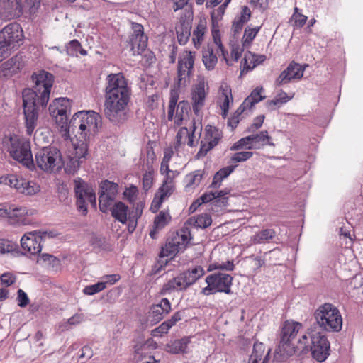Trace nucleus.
I'll use <instances>...</instances> for the list:
<instances>
[{
    "label": "nucleus",
    "instance_id": "1",
    "mask_svg": "<svg viewBox=\"0 0 363 363\" xmlns=\"http://www.w3.org/2000/svg\"><path fill=\"white\" fill-rule=\"evenodd\" d=\"M196 52L184 50L179 56L177 67V81L174 88L170 91L169 101L167 107V119L173 122L175 128L188 125L191 119V106L188 101L179 102V89L186 88L191 83L194 71Z\"/></svg>",
    "mask_w": 363,
    "mask_h": 363
},
{
    "label": "nucleus",
    "instance_id": "2",
    "mask_svg": "<svg viewBox=\"0 0 363 363\" xmlns=\"http://www.w3.org/2000/svg\"><path fill=\"white\" fill-rule=\"evenodd\" d=\"M131 89L122 73L110 74L106 77L104 112L111 122L120 123L126 119V108L130 101Z\"/></svg>",
    "mask_w": 363,
    "mask_h": 363
},
{
    "label": "nucleus",
    "instance_id": "3",
    "mask_svg": "<svg viewBox=\"0 0 363 363\" xmlns=\"http://www.w3.org/2000/svg\"><path fill=\"white\" fill-rule=\"evenodd\" d=\"M101 116L94 111H79L70 120L65 131L69 137L74 135L79 141H89L98 130Z\"/></svg>",
    "mask_w": 363,
    "mask_h": 363
},
{
    "label": "nucleus",
    "instance_id": "4",
    "mask_svg": "<svg viewBox=\"0 0 363 363\" xmlns=\"http://www.w3.org/2000/svg\"><path fill=\"white\" fill-rule=\"evenodd\" d=\"M298 347L303 352L310 350L312 357L319 362H324L330 354V342L320 332L303 334L298 339Z\"/></svg>",
    "mask_w": 363,
    "mask_h": 363
},
{
    "label": "nucleus",
    "instance_id": "5",
    "mask_svg": "<svg viewBox=\"0 0 363 363\" xmlns=\"http://www.w3.org/2000/svg\"><path fill=\"white\" fill-rule=\"evenodd\" d=\"M3 146L15 160L29 169L34 167L30 143L28 140L13 135L3 139Z\"/></svg>",
    "mask_w": 363,
    "mask_h": 363
},
{
    "label": "nucleus",
    "instance_id": "6",
    "mask_svg": "<svg viewBox=\"0 0 363 363\" xmlns=\"http://www.w3.org/2000/svg\"><path fill=\"white\" fill-rule=\"evenodd\" d=\"M315 318L320 328L327 332H339L342 328V317L339 309L332 303L320 306L315 312Z\"/></svg>",
    "mask_w": 363,
    "mask_h": 363
},
{
    "label": "nucleus",
    "instance_id": "7",
    "mask_svg": "<svg viewBox=\"0 0 363 363\" xmlns=\"http://www.w3.org/2000/svg\"><path fill=\"white\" fill-rule=\"evenodd\" d=\"M23 106L26 133L31 135L38 121L39 108L41 105L35 99V94L30 89L23 91Z\"/></svg>",
    "mask_w": 363,
    "mask_h": 363
},
{
    "label": "nucleus",
    "instance_id": "8",
    "mask_svg": "<svg viewBox=\"0 0 363 363\" xmlns=\"http://www.w3.org/2000/svg\"><path fill=\"white\" fill-rule=\"evenodd\" d=\"M204 274L205 271L201 266H196L191 269L184 271L164 284L162 286V292L166 294L172 291L186 290Z\"/></svg>",
    "mask_w": 363,
    "mask_h": 363
},
{
    "label": "nucleus",
    "instance_id": "9",
    "mask_svg": "<svg viewBox=\"0 0 363 363\" xmlns=\"http://www.w3.org/2000/svg\"><path fill=\"white\" fill-rule=\"evenodd\" d=\"M191 233L188 228L184 227L173 233L160 252V257H174L178 252L184 251L190 240Z\"/></svg>",
    "mask_w": 363,
    "mask_h": 363
},
{
    "label": "nucleus",
    "instance_id": "10",
    "mask_svg": "<svg viewBox=\"0 0 363 363\" xmlns=\"http://www.w3.org/2000/svg\"><path fill=\"white\" fill-rule=\"evenodd\" d=\"M37 166L45 172H54L62 166L60 150L54 147H45L38 150L35 155Z\"/></svg>",
    "mask_w": 363,
    "mask_h": 363
},
{
    "label": "nucleus",
    "instance_id": "11",
    "mask_svg": "<svg viewBox=\"0 0 363 363\" xmlns=\"http://www.w3.org/2000/svg\"><path fill=\"white\" fill-rule=\"evenodd\" d=\"M32 79L35 83L34 90L38 103L44 108L49 101L51 88L54 82V77L51 73L45 70H40L32 75Z\"/></svg>",
    "mask_w": 363,
    "mask_h": 363
},
{
    "label": "nucleus",
    "instance_id": "12",
    "mask_svg": "<svg viewBox=\"0 0 363 363\" xmlns=\"http://www.w3.org/2000/svg\"><path fill=\"white\" fill-rule=\"evenodd\" d=\"M180 127L175 137L174 150L178 151L186 143L191 147L196 146L202 130L201 122L192 118L188 125Z\"/></svg>",
    "mask_w": 363,
    "mask_h": 363
},
{
    "label": "nucleus",
    "instance_id": "13",
    "mask_svg": "<svg viewBox=\"0 0 363 363\" xmlns=\"http://www.w3.org/2000/svg\"><path fill=\"white\" fill-rule=\"evenodd\" d=\"M177 170L169 172L164 174V177L162 185L157 189L152 201L150 211L157 213L161 208L163 202L168 199L175 190L174 179L179 176Z\"/></svg>",
    "mask_w": 363,
    "mask_h": 363
},
{
    "label": "nucleus",
    "instance_id": "14",
    "mask_svg": "<svg viewBox=\"0 0 363 363\" xmlns=\"http://www.w3.org/2000/svg\"><path fill=\"white\" fill-rule=\"evenodd\" d=\"M74 192L77 197V206L85 215L87 213V203L96 206V195L91 186L78 177L74 180Z\"/></svg>",
    "mask_w": 363,
    "mask_h": 363
},
{
    "label": "nucleus",
    "instance_id": "15",
    "mask_svg": "<svg viewBox=\"0 0 363 363\" xmlns=\"http://www.w3.org/2000/svg\"><path fill=\"white\" fill-rule=\"evenodd\" d=\"M3 184L25 195H34L40 191V187L33 181H28L22 176L10 174L1 177Z\"/></svg>",
    "mask_w": 363,
    "mask_h": 363
},
{
    "label": "nucleus",
    "instance_id": "16",
    "mask_svg": "<svg viewBox=\"0 0 363 363\" xmlns=\"http://www.w3.org/2000/svg\"><path fill=\"white\" fill-rule=\"evenodd\" d=\"M49 111L58 126L65 130L68 126V115L71 112V101L67 98L56 99L49 106Z\"/></svg>",
    "mask_w": 363,
    "mask_h": 363
},
{
    "label": "nucleus",
    "instance_id": "17",
    "mask_svg": "<svg viewBox=\"0 0 363 363\" xmlns=\"http://www.w3.org/2000/svg\"><path fill=\"white\" fill-rule=\"evenodd\" d=\"M23 40V29L18 23H9L0 30V41L14 50L22 44Z\"/></svg>",
    "mask_w": 363,
    "mask_h": 363
},
{
    "label": "nucleus",
    "instance_id": "18",
    "mask_svg": "<svg viewBox=\"0 0 363 363\" xmlns=\"http://www.w3.org/2000/svg\"><path fill=\"white\" fill-rule=\"evenodd\" d=\"M118 192V185L115 182L104 180L100 184V193L99 198V209L106 213L113 203Z\"/></svg>",
    "mask_w": 363,
    "mask_h": 363
},
{
    "label": "nucleus",
    "instance_id": "19",
    "mask_svg": "<svg viewBox=\"0 0 363 363\" xmlns=\"http://www.w3.org/2000/svg\"><path fill=\"white\" fill-rule=\"evenodd\" d=\"M48 234V232L41 230L26 233L21 239L22 249L33 255L39 254L42 250L43 238Z\"/></svg>",
    "mask_w": 363,
    "mask_h": 363
},
{
    "label": "nucleus",
    "instance_id": "20",
    "mask_svg": "<svg viewBox=\"0 0 363 363\" xmlns=\"http://www.w3.org/2000/svg\"><path fill=\"white\" fill-rule=\"evenodd\" d=\"M222 138V133L217 128L212 125H207L205 128L203 138L201 141V147L197 152L198 157L206 155L208 152L216 147Z\"/></svg>",
    "mask_w": 363,
    "mask_h": 363
},
{
    "label": "nucleus",
    "instance_id": "21",
    "mask_svg": "<svg viewBox=\"0 0 363 363\" xmlns=\"http://www.w3.org/2000/svg\"><path fill=\"white\" fill-rule=\"evenodd\" d=\"M23 13L22 0H0V18L4 21L15 19Z\"/></svg>",
    "mask_w": 363,
    "mask_h": 363
},
{
    "label": "nucleus",
    "instance_id": "22",
    "mask_svg": "<svg viewBox=\"0 0 363 363\" xmlns=\"http://www.w3.org/2000/svg\"><path fill=\"white\" fill-rule=\"evenodd\" d=\"M133 33L127 42V46L133 55H141L147 45V36L144 34L143 27L140 24H136L133 27Z\"/></svg>",
    "mask_w": 363,
    "mask_h": 363
},
{
    "label": "nucleus",
    "instance_id": "23",
    "mask_svg": "<svg viewBox=\"0 0 363 363\" xmlns=\"http://www.w3.org/2000/svg\"><path fill=\"white\" fill-rule=\"evenodd\" d=\"M233 277L224 273H214L206 277V282L214 287V291L230 294Z\"/></svg>",
    "mask_w": 363,
    "mask_h": 363
},
{
    "label": "nucleus",
    "instance_id": "24",
    "mask_svg": "<svg viewBox=\"0 0 363 363\" xmlns=\"http://www.w3.org/2000/svg\"><path fill=\"white\" fill-rule=\"evenodd\" d=\"M206 82L203 79H200L193 87L191 93L192 101V109L196 115H199L202 108L205 105V101L207 96L206 91Z\"/></svg>",
    "mask_w": 363,
    "mask_h": 363
},
{
    "label": "nucleus",
    "instance_id": "25",
    "mask_svg": "<svg viewBox=\"0 0 363 363\" xmlns=\"http://www.w3.org/2000/svg\"><path fill=\"white\" fill-rule=\"evenodd\" d=\"M303 69L296 62H291L286 69L283 70L275 81V85L277 86L288 84L292 79H299L303 75Z\"/></svg>",
    "mask_w": 363,
    "mask_h": 363
},
{
    "label": "nucleus",
    "instance_id": "26",
    "mask_svg": "<svg viewBox=\"0 0 363 363\" xmlns=\"http://www.w3.org/2000/svg\"><path fill=\"white\" fill-rule=\"evenodd\" d=\"M233 97L232 89L228 84H222L218 89L217 104L221 109V116L225 118L228 114L230 104H233Z\"/></svg>",
    "mask_w": 363,
    "mask_h": 363
},
{
    "label": "nucleus",
    "instance_id": "27",
    "mask_svg": "<svg viewBox=\"0 0 363 363\" xmlns=\"http://www.w3.org/2000/svg\"><path fill=\"white\" fill-rule=\"evenodd\" d=\"M296 349L301 350V348L298 347V340L296 343L281 339L278 347L274 351V358L277 362H284L288 357L292 356Z\"/></svg>",
    "mask_w": 363,
    "mask_h": 363
},
{
    "label": "nucleus",
    "instance_id": "28",
    "mask_svg": "<svg viewBox=\"0 0 363 363\" xmlns=\"http://www.w3.org/2000/svg\"><path fill=\"white\" fill-rule=\"evenodd\" d=\"M266 59L267 57L264 55H257L250 51H247L241 62L240 76L247 74L254 69L257 66L262 64Z\"/></svg>",
    "mask_w": 363,
    "mask_h": 363
},
{
    "label": "nucleus",
    "instance_id": "29",
    "mask_svg": "<svg viewBox=\"0 0 363 363\" xmlns=\"http://www.w3.org/2000/svg\"><path fill=\"white\" fill-rule=\"evenodd\" d=\"M218 56L221 57L218 48L206 45L202 50V61L208 70H213L218 63Z\"/></svg>",
    "mask_w": 363,
    "mask_h": 363
},
{
    "label": "nucleus",
    "instance_id": "30",
    "mask_svg": "<svg viewBox=\"0 0 363 363\" xmlns=\"http://www.w3.org/2000/svg\"><path fill=\"white\" fill-rule=\"evenodd\" d=\"M8 221L11 225H29L30 220L26 208L11 205Z\"/></svg>",
    "mask_w": 363,
    "mask_h": 363
},
{
    "label": "nucleus",
    "instance_id": "31",
    "mask_svg": "<svg viewBox=\"0 0 363 363\" xmlns=\"http://www.w3.org/2000/svg\"><path fill=\"white\" fill-rule=\"evenodd\" d=\"M172 307L167 298H162L157 304L152 305L150 310V315L152 321L158 323L171 311Z\"/></svg>",
    "mask_w": 363,
    "mask_h": 363
},
{
    "label": "nucleus",
    "instance_id": "32",
    "mask_svg": "<svg viewBox=\"0 0 363 363\" xmlns=\"http://www.w3.org/2000/svg\"><path fill=\"white\" fill-rule=\"evenodd\" d=\"M263 88L257 87L252 91L250 94L244 100L242 104L238 108V114H242L247 109H251L256 104L263 100L265 96H262Z\"/></svg>",
    "mask_w": 363,
    "mask_h": 363
},
{
    "label": "nucleus",
    "instance_id": "33",
    "mask_svg": "<svg viewBox=\"0 0 363 363\" xmlns=\"http://www.w3.org/2000/svg\"><path fill=\"white\" fill-rule=\"evenodd\" d=\"M245 48L242 44L240 45L238 43H230V55H228V51L223 47L220 50L221 58L228 66H232L238 61Z\"/></svg>",
    "mask_w": 363,
    "mask_h": 363
},
{
    "label": "nucleus",
    "instance_id": "34",
    "mask_svg": "<svg viewBox=\"0 0 363 363\" xmlns=\"http://www.w3.org/2000/svg\"><path fill=\"white\" fill-rule=\"evenodd\" d=\"M301 328L302 324L300 323L286 321L281 329V339L295 342L296 335Z\"/></svg>",
    "mask_w": 363,
    "mask_h": 363
},
{
    "label": "nucleus",
    "instance_id": "35",
    "mask_svg": "<svg viewBox=\"0 0 363 363\" xmlns=\"http://www.w3.org/2000/svg\"><path fill=\"white\" fill-rule=\"evenodd\" d=\"M205 174L204 169H196L187 174L184 178V189L186 191L197 188Z\"/></svg>",
    "mask_w": 363,
    "mask_h": 363
},
{
    "label": "nucleus",
    "instance_id": "36",
    "mask_svg": "<svg viewBox=\"0 0 363 363\" xmlns=\"http://www.w3.org/2000/svg\"><path fill=\"white\" fill-rule=\"evenodd\" d=\"M22 68L21 57L15 55L1 65V69L6 77H12Z\"/></svg>",
    "mask_w": 363,
    "mask_h": 363
},
{
    "label": "nucleus",
    "instance_id": "37",
    "mask_svg": "<svg viewBox=\"0 0 363 363\" xmlns=\"http://www.w3.org/2000/svg\"><path fill=\"white\" fill-rule=\"evenodd\" d=\"M207 22L206 19H201L197 23L192 34V42L195 48H201L204 41L205 35L207 33Z\"/></svg>",
    "mask_w": 363,
    "mask_h": 363
},
{
    "label": "nucleus",
    "instance_id": "38",
    "mask_svg": "<svg viewBox=\"0 0 363 363\" xmlns=\"http://www.w3.org/2000/svg\"><path fill=\"white\" fill-rule=\"evenodd\" d=\"M172 220L169 211H161L154 219V229L150 233L152 238H155L158 230H162Z\"/></svg>",
    "mask_w": 363,
    "mask_h": 363
},
{
    "label": "nucleus",
    "instance_id": "39",
    "mask_svg": "<svg viewBox=\"0 0 363 363\" xmlns=\"http://www.w3.org/2000/svg\"><path fill=\"white\" fill-rule=\"evenodd\" d=\"M277 235L276 231L272 228L262 229L253 235L250 241L254 245L270 242Z\"/></svg>",
    "mask_w": 363,
    "mask_h": 363
},
{
    "label": "nucleus",
    "instance_id": "40",
    "mask_svg": "<svg viewBox=\"0 0 363 363\" xmlns=\"http://www.w3.org/2000/svg\"><path fill=\"white\" fill-rule=\"evenodd\" d=\"M145 206V203L142 201H138L132 207L128 213V230L132 233L135 230L138 218H140Z\"/></svg>",
    "mask_w": 363,
    "mask_h": 363
},
{
    "label": "nucleus",
    "instance_id": "41",
    "mask_svg": "<svg viewBox=\"0 0 363 363\" xmlns=\"http://www.w3.org/2000/svg\"><path fill=\"white\" fill-rule=\"evenodd\" d=\"M109 210L111 211L112 216L123 224L126 223L128 214V206L121 201H118L112 204Z\"/></svg>",
    "mask_w": 363,
    "mask_h": 363
},
{
    "label": "nucleus",
    "instance_id": "42",
    "mask_svg": "<svg viewBox=\"0 0 363 363\" xmlns=\"http://www.w3.org/2000/svg\"><path fill=\"white\" fill-rule=\"evenodd\" d=\"M74 147V155L71 159L73 164L77 162V167L82 162V159L85 158L88 152V141H79L76 138V142L72 141Z\"/></svg>",
    "mask_w": 363,
    "mask_h": 363
},
{
    "label": "nucleus",
    "instance_id": "43",
    "mask_svg": "<svg viewBox=\"0 0 363 363\" xmlns=\"http://www.w3.org/2000/svg\"><path fill=\"white\" fill-rule=\"evenodd\" d=\"M177 38L180 45H185L191 35L190 23L184 20H180L179 23L175 27Z\"/></svg>",
    "mask_w": 363,
    "mask_h": 363
},
{
    "label": "nucleus",
    "instance_id": "44",
    "mask_svg": "<svg viewBox=\"0 0 363 363\" xmlns=\"http://www.w3.org/2000/svg\"><path fill=\"white\" fill-rule=\"evenodd\" d=\"M189 342L190 339L187 337L175 340L166 345V350L171 354L184 353Z\"/></svg>",
    "mask_w": 363,
    "mask_h": 363
},
{
    "label": "nucleus",
    "instance_id": "45",
    "mask_svg": "<svg viewBox=\"0 0 363 363\" xmlns=\"http://www.w3.org/2000/svg\"><path fill=\"white\" fill-rule=\"evenodd\" d=\"M270 350L266 352L265 346L262 342H257L253 345L252 352L250 357L248 363H259L260 361L263 362L265 356L268 354L269 355Z\"/></svg>",
    "mask_w": 363,
    "mask_h": 363
},
{
    "label": "nucleus",
    "instance_id": "46",
    "mask_svg": "<svg viewBox=\"0 0 363 363\" xmlns=\"http://www.w3.org/2000/svg\"><path fill=\"white\" fill-rule=\"evenodd\" d=\"M251 138H252L254 150L260 149L267 145H274V143L271 142V137L267 130H262L255 135H251Z\"/></svg>",
    "mask_w": 363,
    "mask_h": 363
},
{
    "label": "nucleus",
    "instance_id": "47",
    "mask_svg": "<svg viewBox=\"0 0 363 363\" xmlns=\"http://www.w3.org/2000/svg\"><path fill=\"white\" fill-rule=\"evenodd\" d=\"M261 27V26L255 27L248 26L245 28L241 40L244 48H249L251 47L254 39L260 31Z\"/></svg>",
    "mask_w": 363,
    "mask_h": 363
},
{
    "label": "nucleus",
    "instance_id": "48",
    "mask_svg": "<svg viewBox=\"0 0 363 363\" xmlns=\"http://www.w3.org/2000/svg\"><path fill=\"white\" fill-rule=\"evenodd\" d=\"M236 167V165H230L218 170L213 176L211 186L213 188L220 187L223 180L233 172Z\"/></svg>",
    "mask_w": 363,
    "mask_h": 363
},
{
    "label": "nucleus",
    "instance_id": "49",
    "mask_svg": "<svg viewBox=\"0 0 363 363\" xmlns=\"http://www.w3.org/2000/svg\"><path fill=\"white\" fill-rule=\"evenodd\" d=\"M189 223L196 228H206L211 225L212 218L208 213H201L191 217Z\"/></svg>",
    "mask_w": 363,
    "mask_h": 363
},
{
    "label": "nucleus",
    "instance_id": "50",
    "mask_svg": "<svg viewBox=\"0 0 363 363\" xmlns=\"http://www.w3.org/2000/svg\"><path fill=\"white\" fill-rule=\"evenodd\" d=\"M67 54L72 57H78L79 54L82 56L87 55L86 50L82 47L77 40H72L66 45Z\"/></svg>",
    "mask_w": 363,
    "mask_h": 363
},
{
    "label": "nucleus",
    "instance_id": "51",
    "mask_svg": "<svg viewBox=\"0 0 363 363\" xmlns=\"http://www.w3.org/2000/svg\"><path fill=\"white\" fill-rule=\"evenodd\" d=\"M154 177L155 170L152 166H150L142 177V186L144 191L147 192L152 187L155 182Z\"/></svg>",
    "mask_w": 363,
    "mask_h": 363
},
{
    "label": "nucleus",
    "instance_id": "52",
    "mask_svg": "<svg viewBox=\"0 0 363 363\" xmlns=\"http://www.w3.org/2000/svg\"><path fill=\"white\" fill-rule=\"evenodd\" d=\"M293 98V96H289L286 92L281 91L276 97L267 102V106L271 109H274L276 107H280L286 104Z\"/></svg>",
    "mask_w": 363,
    "mask_h": 363
},
{
    "label": "nucleus",
    "instance_id": "53",
    "mask_svg": "<svg viewBox=\"0 0 363 363\" xmlns=\"http://www.w3.org/2000/svg\"><path fill=\"white\" fill-rule=\"evenodd\" d=\"M308 17L302 13V10L298 7L294 9V13L290 18L292 26L296 28H302L306 23Z\"/></svg>",
    "mask_w": 363,
    "mask_h": 363
},
{
    "label": "nucleus",
    "instance_id": "54",
    "mask_svg": "<svg viewBox=\"0 0 363 363\" xmlns=\"http://www.w3.org/2000/svg\"><path fill=\"white\" fill-rule=\"evenodd\" d=\"M254 150L252 145V138L251 135L244 137L235 142L230 148L231 151L240 150Z\"/></svg>",
    "mask_w": 363,
    "mask_h": 363
},
{
    "label": "nucleus",
    "instance_id": "55",
    "mask_svg": "<svg viewBox=\"0 0 363 363\" xmlns=\"http://www.w3.org/2000/svg\"><path fill=\"white\" fill-rule=\"evenodd\" d=\"M138 194L139 191L138 187L133 184H131L130 186L125 187L123 191V197L130 204H133V206L138 203L135 201L138 196Z\"/></svg>",
    "mask_w": 363,
    "mask_h": 363
},
{
    "label": "nucleus",
    "instance_id": "56",
    "mask_svg": "<svg viewBox=\"0 0 363 363\" xmlns=\"http://www.w3.org/2000/svg\"><path fill=\"white\" fill-rule=\"evenodd\" d=\"M41 0H25L23 4V11H28L30 14L37 12L40 6Z\"/></svg>",
    "mask_w": 363,
    "mask_h": 363
},
{
    "label": "nucleus",
    "instance_id": "57",
    "mask_svg": "<svg viewBox=\"0 0 363 363\" xmlns=\"http://www.w3.org/2000/svg\"><path fill=\"white\" fill-rule=\"evenodd\" d=\"M105 289H106L105 283L100 281L96 284L86 286L83 289V292L84 294L91 296V295H94L96 293H99Z\"/></svg>",
    "mask_w": 363,
    "mask_h": 363
},
{
    "label": "nucleus",
    "instance_id": "58",
    "mask_svg": "<svg viewBox=\"0 0 363 363\" xmlns=\"http://www.w3.org/2000/svg\"><path fill=\"white\" fill-rule=\"evenodd\" d=\"M48 267L55 268L60 265V260L53 255L43 254L40 258Z\"/></svg>",
    "mask_w": 363,
    "mask_h": 363
},
{
    "label": "nucleus",
    "instance_id": "59",
    "mask_svg": "<svg viewBox=\"0 0 363 363\" xmlns=\"http://www.w3.org/2000/svg\"><path fill=\"white\" fill-rule=\"evenodd\" d=\"M253 155L252 152L249 151H242L238 152L232 155L230 157V161L232 162H245L247 160L250 159Z\"/></svg>",
    "mask_w": 363,
    "mask_h": 363
},
{
    "label": "nucleus",
    "instance_id": "60",
    "mask_svg": "<svg viewBox=\"0 0 363 363\" xmlns=\"http://www.w3.org/2000/svg\"><path fill=\"white\" fill-rule=\"evenodd\" d=\"M16 245L6 239H0V254H4L13 251Z\"/></svg>",
    "mask_w": 363,
    "mask_h": 363
},
{
    "label": "nucleus",
    "instance_id": "61",
    "mask_svg": "<svg viewBox=\"0 0 363 363\" xmlns=\"http://www.w3.org/2000/svg\"><path fill=\"white\" fill-rule=\"evenodd\" d=\"M212 37H213V42L208 43L207 45H212L213 47L218 48L220 50H222L223 48V45L222 44L221 39H220V34L218 29L213 28L212 30Z\"/></svg>",
    "mask_w": 363,
    "mask_h": 363
},
{
    "label": "nucleus",
    "instance_id": "62",
    "mask_svg": "<svg viewBox=\"0 0 363 363\" xmlns=\"http://www.w3.org/2000/svg\"><path fill=\"white\" fill-rule=\"evenodd\" d=\"M170 330L169 326L164 321L152 331V335L162 336L167 334Z\"/></svg>",
    "mask_w": 363,
    "mask_h": 363
},
{
    "label": "nucleus",
    "instance_id": "63",
    "mask_svg": "<svg viewBox=\"0 0 363 363\" xmlns=\"http://www.w3.org/2000/svg\"><path fill=\"white\" fill-rule=\"evenodd\" d=\"M264 115H259L257 116L254 121L253 123L250 125V126L248 128L249 132H254L257 130H258L261 126L262 125L264 121Z\"/></svg>",
    "mask_w": 363,
    "mask_h": 363
},
{
    "label": "nucleus",
    "instance_id": "64",
    "mask_svg": "<svg viewBox=\"0 0 363 363\" xmlns=\"http://www.w3.org/2000/svg\"><path fill=\"white\" fill-rule=\"evenodd\" d=\"M17 300H18V305L22 308L26 307L28 304V302H29V298H28L27 294L22 289L18 290Z\"/></svg>",
    "mask_w": 363,
    "mask_h": 363
}]
</instances>
